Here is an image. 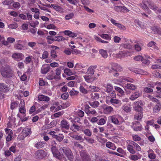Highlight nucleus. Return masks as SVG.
Here are the masks:
<instances>
[{
	"label": "nucleus",
	"mask_w": 161,
	"mask_h": 161,
	"mask_svg": "<svg viewBox=\"0 0 161 161\" xmlns=\"http://www.w3.org/2000/svg\"><path fill=\"white\" fill-rule=\"evenodd\" d=\"M84 77L85 80L87 82L91 83L94 80V79L90 75H85Z\"/></svg>",
	"instance_id": "nucleus-37"
},
{
	"label": "nucleus",
	"mask_w": 161,
	"mask_h": 161,
	"mask_svg": "<svg viewBox=\"0 0 161 161\" xmlns=\"http://www.w3.org/2000/svg\"><path fill=\"white\" fill-rule=\"evenodd\" d=\"M125 88L128 90L133 91L137 89V86L132 84L128 83L125 85Z\"/></svg>",
	"instance_id": "nucleus-24"
},
{
	"label": "nucleus",
	"mask_w": 161,
	"mask_h": 161,
	"mask_svg": "<svg viewBox=\"0 0 161 161\" xmlns=\"http://www.w3.org/2000/svg\"><path fill=\"white\" fill-rule=\"evenodd\" d=\"M50 69L49 66L47 64L43 65L41 69V72L42 74H45L49 71Z\"/></svg>",
	"instance_id": "nucleus-29"
},
{
	"label": "nucleus",
	"mask_w": 161,
	"mask_h": 161,
	"mask_svg": "<svg viewBox=\"0 0 161 161\" xmlns=\"http://www.w3.org/2000/svg\"><path fill=\"white\" fill-rule=\"evenodd\" d=\"M105 145L107 147L114 150H115L116 148V147L114 144L110 142H107Z\"/></svg>",
	"instance_id": "nucleus-31"
},
{
	"label": "nucleus",
	"mask_w": 161,
	"mask_h": 161,
	"mask_svg": "<svg viewBox=\"0 0 161 161\" xmlns=\"http://www.w3.org/2000/svg\"><path fill=\"white\" fill-rule=\"evenodd\" d=\"M132 143H133L132 144L133 146H134V148H135L136 150L138 151H141V148L138 144L132 141Z\"/></svg>",
	"instance_id": "nucleus-53"
},
{
	"label": "nucleus",
	"mask_w": 161,
	"mask_h": 161,
	"mask_svg": "<svg viewBox=\"0 0 161 161\" xmlns=\"http://www.w3.org/2000/svg\"><path fill=\"white\" fill-rule=\"evenodd\" d=\"M87 89L92 92H98L99 90V88L95 86H90L88 87Z\"/></svg>",
	"instance_id": "nucleus-36"
},
{
	"label": "nucleus",
	"mask_w": 161,
	"mask_h": 161,
	"mask_svg": "<svg viewBox=\"0 0 161 161\" xmlns=\"http://www.w3.org/2000/svg\"><path fill=\"white\" fill-rule=\"evenodd\" d=\"M50 56L52 59H55L57 58V55L56 51L52 49L51 50Z\"/></svg>",
	"instance_id": "nucleus-45"
},
{
	"label": "nucleus",
	"mask_w": 161,
	"mask_h": 161,
	"mask_svg": "<svg viewBox=\"0 0 161 161\" xmlns=\"http://www.w3.org/2000/svg\"><path fill=\"white\" fill-rule=\"evenodd\" d=\"M142 103L141 101H137L135 102L133 107L135 110L138 112H141L142 108Z\"/></svg>",
	"instance_id": "nucleus-9"
},
{
	"label": "nucleus",
	"mask_w": 161,
	"mask_h": 161,
	"mask_svg": "<svg viewBox=\"0 0 161 161\" xmlns=\"http://www.w3.org/2000/svg\"><path fill=\"white\" fill-rule=\"evenodd\" d=\"M119 81L122 83L125 82L133 83L134 81V80L129 77H120Z\"/></svg>",
	"instance_id": "nucleus-19"
},
{
	"label": "nucleus",
	"mask_w": 161,
	"mask_h": 161,
	"mask_svg": "<svg viewBox=\"0 0 161 161\" xmlns=\"http://www.w3.org/2000/svg\"><path fill=\"white\" fill-rule=\"evenodd\" d=\"M46 39L47 43L50 44L52 43L54 41V38L51 36H48L46 37Z\"/></svg>",
	"instance_id": "nucleus-46"
},
{
	"label": "nucleus",
	"mask_w": 161,
	"mask_h": 161,
	"mask_svg": "<svg viewBox=\"0 0 161 161\" xmlns=\"http://www.w3.org/2000/svg\"><path fill=\"white\" fill-rule=\"evenodd\" d=\"M31 134V131L30 129L25 128L24 129L22 133L20 134L18 137V139L19 140H23L26 136H28Z\"/></svg>",
	"instance_id": "nucleus-4"
},
{
	"label": "nucleus",
	"mask_w": 161,
	"mask_h": 161,
	"mask_svg": "<svg viewBox=\"0 0 161 161\" xmlns=\"http://www.w3.org/2000/svg\"><path fill=\"white\" fill-rule=\"evenodd\" d=\"M106 103L108 104H109L110 103H111L116 107L120 106L122 104V102L120 100L115 98H111L109 100L107 99Z\"/></svg>",
	"instance_id": "nucleus-6"
},
{
	"label": "nucleus",
	"mask_w": 161,
	"mask_h": 161,
	"mask_svg": "<svg viewBox=\"0 0 161 161\" xmlns=\"http://www.w3.org/2000/svg\"><path fill=\"white\" fill-rule=\"evenodd\" d=\"M117 115H114L110 116L108 118V119L109 121H111L115 125H119V121L118 120Z\"/></svg>",
	"instance_id": "nucleus-15"
},
{
	"label": "nucleus",
	"mask_w": 161,
	"mask_h": 161,
	"mask_svg": "<svg viewBox=\"0 0 161 161\" xmlns=\"http://www.w3.org/2000/svg\"><path fill=\"white\" fill-rule=\"evenodd\" d=\"M130 70L136 74L139 75H145L146 74V72L144 71L141 69L136 68H132L130 69Z\"/></svg>",
	"instance_id": "nucleus-13"
},
{
	"label": "nucleus",
	"mask_w": 161,
	"mask_h": 161,
	"mask_svg": "<svg viewBox=\"0 0 161 161\" xmlns=\"http://www.w3.org/2000/svg\"><path fill=\"white\" fill-rule=\"evenodd\" d=\"M82 131L84 134L88 136H90L92 135V132L89 129H86Z\"/></svg>",
	"instance_id": "nucleus-63"
},
{
	"label": "nucleus",
	"mask_w": 161,
	"mask_h": 161,
	"mask_svg": "<svg viewBox=\"0 0 161 161\" xmlns=\"http://www.w3.org/2000/svg\"><path fill=\"white\" fill-rule=\"evenodd\" d=\"M69 136L72 138L75 139L76 140H81L82 138V137L80 136H79L76 135H75L72 133H70Z\"/></svg>",
	"instance_id": "nucleus-41"
},
{
	"label": "nucleus",
	"mask_w": 161,
	"mask_h": 161,
	"mask_svg": "<svg viewBox=\"0 0 161 161\" xmlns=\"http://www.w3.org/2000/svg\"><path fill=\"white\" fill-rule=\"evenodd\" d=\"M39 100L41 101L47 102L49 101L50 98L49 97L42 94H39L38 97Z\"/></svg>",
	"instance_id": "nucleus-22"
},
{
	"label": "nucleus",
	"mask_w": 161,
	"mask_h": 161,
	"mask_svg": "<svg viewBox=\"0 0 161 161\" xmlns=\"http://www.w3.org/2000/svg\"><path fill=\"white\" fill-rule=\"evenodd\" d=\"M106 118L105 119L103 118L99 120L98 124L99 125H103L106 123Z\"/></svg>",
	"instance_id": "nucleus-61"
},
{
	"label": "nucleus",
	"mask_w": 161,
	"mask_h": 161,
	"mask_svg": "<svg viewBox=\"0 0 161 161\" xmlns=\"http://www.w3.org/2000/svg\"><path fill=\"white\" fill-rule=\"evenodd\" d=\"M23 44V42L21 41H17L14 45V48L17 50H21L23 49L24 47Z\"/></svg>",
	"instance_id": "nucleus-21"
},
{
	"label": "nucleus",
	"mask_w": 161,
	"mask_h": 161,
	"mask_svg": "<svg viewBox=\"0 0 161 161\" xmlns=\"http://www.w3.org/2000/svg\"><path fill=\"white\" fill-rule=\"evenodd\" d=\"M131 107L130 104H126L124 105L122 108L123 110L126 113H130L131 110Z\"/></svg>",
	"instance_id": "nucleus-32"
},
{
	"label": "nucleus",
	"mask_w": 161,
	"mask_h": 161,
	"mask_svg": "<svg viewBox=\"0 0 161 161\" xmlns=\"http://www.w3.org/2000/svg\"><path fill=\"white\" fill-rule=\"evenodd\" d=\"M61 70L60 69L57 68L56 71V76H48L47 77V78L49 80H52L53 79H59L60 77V75L61 74Z\"/></svg>",
	"instance_id": "nucleus-18"
},
{
	"label": "nucleus",
	"mask_w": 161,
	"mask_h": 161,
	"mask_svg": "<svg viewBox=\"0 0 161 161\" xmlns=\"http://www.w3.org/2000/svg\"><path fill=\"white\" fill-rule=\"evenodd\" d=\"M96 65L91 66L87 69L88 74L91 75L94 74L95 70L97 68Z\"/></svg>",
	"instance_id": "nucleus-33"
},
{
	"label": "nucleus",
	"mask_w": 161,
	"mask_h": 161,
	"mask_svg": "<svg viewBox=\"0 0 161 161\" xmlns=\"http://www.w3.org/2000/svg\"><path fill=\"white\" fill-rule=\"evenodd\" d=\"M32 56H29L27 57H26L25 58V60L24 61V62L26 64H28L30 63L32 60Z\"/></svg>",
	"instance_id": "nucleus-64"
},
{
	"label": "nucleus",
	"mask_w": 161,
	"mask_h": 161,
	"mask_svg": "<svg viewBox=\"0 0 161 161\" xmlns=\"http://www.w3.org/2000/svg\"><path fill=\"white\" fill-rule=\"evenodd\" d=\"M141 95L139 91H137L133 93L130 96L129 99L132 101L138 98Z\"/></svg>",
	"instance_id": "nucleus-26"
},
{
	"label": "nucleus",
	"mask_w": 161,
	"mask_h": 161,
	"mask_svg": "<svg viewBox=\"0 0 161 161\" xmlns=\"http://www.w3.org/2000/svg\"><path fill=\"white\" fill-rule=\"evenodd\" d=\"M91 98L93 99H97L99 97V95L97 93L93 92L91 93Z\"/></svg>",
	"instance_id": "nucleus-44"
},
{
	"label": "nucleus",
	"mask_w": 161,
	"mask_h": 161,
	"mask_svg": "<svg viewBox=\"0 0 161 161\" xmlns=\"http://www.w3.org/2000/svg\"><path fill=\"white\" fill-rule=\"evenodd\" d=\"M74 16L73 13H71L66 14L65 16V19L67 20H69L72 19Z\"/></svg>",
	"instance_id": "nucleus-50"
},
{
	"label": "nucleus",
	"mask_w": 161,
	"mask_h": 161,
	"mask_svg": "<svg viewBox=\"0 0 161 161\" xmlns=\"http://www.w3.org/2000/svg\"><path fill=\"white\" fill-rule=\"evenodd\" d=\"M131 126L134 130L136 131H141L142 129L140 123L138 121H136L133 123Z\"/></svg>",
	"instance_id": "nucleus-11"
},
{
	"label": "nucleus",
	"mask_w": 161,
	"mask_h": 161,
	"mask_svg": "<svg viewBox=\"0 0 161 161\" xmlns=\"http://www.w3.org/2000/svg\"><path fill=\"white\" fill-rule=\"evenodd\" d=\"M99 35L103 39L108 41H110L111 39V35L108 34H102L100 35L99 34Z\"/></svg>",
	"instance_id": "nucleus-35"
},
{
	"label": "nucleus",
	"mask_w": 161,
	"mask_h": 161,
	"mask_svg": "<svg viewBox=\"0 0 161 161\" xmlns=\"http://www.w3.org/2000/svg\"><path fill=\"white\" fill-rule=\"evenodd\" d=\"M45 143L44 142H39L35 144V146L38 149L41 148L44 146Z\"/></svg>",
	"instance_id": "nucleus-39"
},
{
	"label": "nucleus",
	"mask_w": 161,
	"mask_h": 161,
	"mask_svg": "<svg viewBox=\"0 0 161 161\" xmlns=\"http://www.w3.org/2000/svg\"><path fill=\"white\" fill-rule=\"evenodd\" d=\"M134 60L136 61H141L142 63L146 64H148L150 63L148 60L144 59L143 57L140 55H138L135 57L134 58Z\"/></svg>",
	"instance_id": "nucleus-12"
},
{
	"label": "nucleus",
	"mask_w": 161,
	"mask_h": 161,
	"mask_svg": "<svg viewBox=\"0 0 161 161\" xmlns=\"http://www.w3.org/2000/svg\"><path fill=\"white\" fill-rule=\"evenodd\" d=\"M130 55L129 53L127 51H120L116 55V57L118 58H123L126 56Z\"/></svg>",
	"instance_id": "nucleus-14"
},
{
	"label": "nucleus",
	"mask_w": 161,
	"mask_h": 161,
	"mask_svg": "<svg viewBox=\"0 0 161 161\" xmlns=\"http://www.w3.org/2000/svg\"><path fill=\"white\" fill-rule=\"evenodd\" d=\"M133 140L135 141H138L141 140V137L138 135H133L132 136Z\"/></svg>",
	"instance_id": "nucleus-59"
},
{
	"label": "nucleus",
	"mask_w": 161,
	"mask_h": 161,
	"mask_svg": "<svg viewBox=\"0 0 161 161\" xmlns=\"http://www.w3.org/2000/svg\"><path fill=\"white\" fill-rule=\"evenodd\" d=\"M71 121L73 123V125L70 126V130L74 132H76L79 131L80 129V126L75 124L74 120H71Z\"/></svg>",
	"instance_id": "nucleus-17"
},
{
	"label": "nucleus",
	"mask_w": 161,
	"mask_h": 161,
	"mask_svg": "<svg viewBox=\"0 0 161 161\" xmlns=\"http://www.w3.org/2000/svg\"><path fill=\"white\" fill-rule=\"evenodd\" d=\"M61 125L62 128H64L67 130L69 129L70 127L69 124L65 120L61 121Z\"/></svg>",
	"instance_id": "nucleus-30"
},
{
	"label": "nucleus",
	"mask_w": 161,
	"mask_h": 161,
	"mask_svg": "<svg viewBox=\"0 0 161 161\" xmlns=\"http://www.w3.org/2000/svg\"><path fill=\"white\" fill-rule=\"evenodd\" d=\"M1 73L5 78H9L14 75V71L9 66L3 67L1 69Z\"/></svg>",
	"instance_id": "nucleus-1"
},
{
	"label": "nucleus",
	"mask_w": 161,
	"mask_h": 161,
	"mask_svg": "<svg viewBox=\"0 0 161 161\" xmlns=\"http://www.w3.org/2000/svg\"><path fill=\"white\" fill-rule=\"evenodd\" d=\"M64 72L65 74L68 75H71L73 74V73L71 70L67 68L64 69Z\"/></svg>",
	"instance_id": "nucleus-58"
},
{
	"label": "nucleus",
	"mask_w": 161,
	"mask_h": 161,
	"mask_svg": "<svg viewBox=\"0 0 161 161\" xmlns=\"http://www.w3.org/2000/svg\"><path fill=\"white\" fill-rule=\"evenodd\" d=\"M132 144V141H130L129 144L127 146V149L130 153L134 154L136 152L134 149V146H133Z\"/></svg>",
	"instance_id": "nucleus-28"
},
{
	"label": "nucleus",
	"mask_w": 161,
	"mask_h": 161,
	"mask_svg": "<svg viewBox=\"0 0 161 161\" xmlns=\"http://www.w3.org/2000/svg\"><path fill=\"white\" fill-rule=\"evenodd\" d=\"M111 65V69L109 67H108L109 73H112L113 71H122V68L118 64L115 63H112Z\"/></svg>",
	"instance_id": "nucleus-5"
},
{
	"label": "nucleus",
	"mask_w": 161,
	"mask_h": 161,
	"mask_svg": "<svg viewBox=\"0 0 161 161\" xmlns=\"http://www.w3.org/2000/svg\"><path fill=\"white\" fill-rule=\"evenodd\" d=\"M56 143L55 141H53L52 142V147L51 150L53 155V156L60 160V161H66L65 160L64 158L62 159V155L58 150V148L56 147Z\"/></svg>",
	"instance_id": "nucleus-2"
},
{
	"label": "nucleus",
	"mask_w": 161,
	"mask_h": 161,
	"mask_svg": "<svg viewBox=\"0 0 161 161\" xmlns=\"http://www.w3.org/2000/svg\"><path fill=\"white\" fill-rule=\"evenodd\" d=\"M29 24L31 27L35 28L38 25L39 22L37 20L31 21L29 22Z\"/></svg>",
	"instance_id": "nucleus-43"
},
{
	"label": "nucleus",
	"mask_w": 161,
	"mask_h": 161,
	"mask_svg": "<svg viewBox=\"0 0 161 161\" xmlns=\"http://www.w3.org/2000/svg\"><path fill=\"white\" fill-rule=\"evenodd\" d=\"M115 90L117 92V95L121 97L124 95V92L121 88L118 86H114Z\"/></svg>",
	"instance_id": "nucleus-27"
},
{
	"label": "nucleus",
	"mask_w": 161,
	"mask_h": 161,
	"mask_svg": "<svg viewBox=\"0 0 161 161\" xmlns=\"http://www.w3.org/2000/svg\"><path fill=\"white\" fill-rule=\"evenodd\" d=\"M45 27L48 29H52L55 30L58 29V28L53 24H50L47 25Z\"/></svg>",
	"instance_id": "nucleus-48"
},
{
	"label": "nucleus",
	"mask_w": 161,
	"mask_h": 161,
	"mask_svg": "<svg viewBox=\"0 0 161 161\" xmlns=\"http://www.w3.org/2000/svg\"><path fill=\"white\" fill-rule=\"evenodd\" d=\"M18 26V25L16 23L11 24L8 25V28L11 29H15Z\"/></svg>",
	"instance_id": "nucleus-57"
},
{
	"label": "nucleus",
	"mask_w": 161,
	"mask_h": 161,
	"mask_svg": "<svg viewBox=\"0 0 161 161\" xmlns=\"http://www.w3.org/2000/svg\"><path fill=\"white\" fill-rule=\"evenodd\" d=\"M91 106L93 108H96L99 105V103L98 101H95L93 102H91L89 103Z\"/></svg>",
	"instance_id": "nucleus-49"
},
{
	"label": "nucleus",
	"mask_w": 161,
	"mask_h": 161,
	"mask_svg": "<svg viewBox=\"0 0 161 161\" xmlns=\"http://www.w3.org/2000/svg\"><path fill=\"white\" fill-rule=\"evenodd\" d=\"M156 43L153 41H151L147 45L148 47H152L153 48L157 49V47L155 45Z\"/></svg>",
	"instance_id": "nucleus-52"
},
{
	"label": "nucleus",
	"mask_w": 161,
	"mask_h": 161,
	"mask_svg": "<svg viewBox=\"0 0 161 161\" xmlns=\"http://www.w3.org/2000/svg\"><path fill=\"white\" fill-rule=\"evenodd\" d=\"M143 114L142 112H140L138 114H136L134 116L135 119L137 120H140L142 118Z\"/></svg>",
	"instance_id": "nucleus-47"
},
{
	"label": "nucleus",
	"mask_w": 161,
	"mask_h": 161,
	"mask_svg": "<svg viewBox=\"0 0 161 161\" xmlns=\"http://www.w3.org/2000/svg\"><path fill=\"white\" fill-rule=\"evenodd\" d=\"M59 150L61 153H64L70 161H71L73 159V153L69 148L62 147L60 148Z\"/></svg>",
	"instance_id": "nucleus-3"
},
{
	"label": "nucleus",
	"mask_w": 161,
	"mask_h": 161,
	"mask_svg": "<svg viewBox=\"0 0 161 161\" xmlns=\"http://www.w3.org/2000/svg\"><path fill=\"white\" fill-rule=\"evenodd\" d=\"M49 56L48 52L46 51H44L42 54V57L43 59H45L48 58Z\"/></svg>",
	"instance_id": "nucleus-60"
},
{
	"label": "nucleus",
	"mask_w": 161,
	"mask_h": 161,
	"mask_svg": "<svg viewBox=\"0 0 161 161\" xmlns=\"http://www.w3.org/2000/svg\"><path fill=\"white\" fill-rule=\"evenodd\" d=\"M103 109V112L105 114H109L113 111V108L109 106L106 105L102 106Z\"/></svg>",
	"instance_id": "nucleus-10"
},
{
	"label": "nucleus",
	"mask_w": 161,
	"mask_h": 161,
	"mask_svg": "<svg viewBox=\"0 0 161 161\" xmlns=\"http://www.w3.org/2000/svg\"><path fill=\"white\" fill-rule=\"evenodd\" d=\"M12 58L15 60L19 61L22 60L25 56L23 54L21 53H14L12 56Z\"/></svg>",
	"instance_id": "nucleus-7"
},
{
	"label": "nucleus",
	"mask_w": 161,
	"mask_h": 161,
	"mask_svg": "<svg viewBox=\"0 0 161 161\" xmlns=\"http://www.w3.org/2000/svg\"><path fill=\"white\" fill-rule=\"evenodd\" d=\"M64 137V136L62 134H59L58 136L56 135L54 136V138H56L57 140L59 142L62 141L63 140Z\"/></svg>",
	"instance_id": "nucleus-55"
},
{
	"label": "nucleus",
	"mask_w": 161,
	"mask_h": 161,
	"mask_svg": "<svg viewBox=\"0 0 161 161\" xmlns=\"http://www.w3.org/2000/svg\"><path fill=\"white\" fill-rule=\"evenodd\" d=\"M99 52L104 58H106L107 57L108 54L106 50H104L103 49H100L99 50Z\"/></svg>",
	"instance_id": "nucleus-42"
},
{
	"label": "nucleus",
	"mask_w": 161,
	"mask_h": 161,
	"mask_svg": "<svg viewBox=\"0 0 161 161\" xmlns=\"http://www.w3.org/2000/svg\"><path fill=\"white\" fill-rule=\"evenodd\" d=\"M46 6L49 7H52L55 10L60 13H62L64 11L63 9L61 7L56 4L47 5Z\"/></svg>",
	"instance_id": "nucleus-16"
},
{
	"label": "nucleus",
	"mask_w": 161,
	"mask_h": 161,
	"mask_svg": "<svg viewBox=\"0 0 161 161\" xmlns=\"http://www.w3.org/2000/svg\"><path fill=\"white\" fill-rule=\"evenodd\" d=\"M148 156L151 159H154L155 158V155L153 151L151 149H149L148 151Z\"/></svg>",
	"instance_id": "nucleus-38"
},
{
	"label": "nucleus",
	"mask_w": 161,
	"mask_h": 161,
	"mask_svg": "<svg viewBox=\"0 0 161 161\" xmlns=\"http://www.w3.org/2000/svg\"><path fill=\"white\" fill-rule=\"evenodd\" d=\"M35 155L37 158L42 159L46 156L47 153L43 150H39L36 151Z\"/></svg>",
	"instance_id": "nucleus-8"
},
{
	"label": "nucleus",
	"mask_w": 161,
	"mask_h": 161,
	"mask_svg": "<svg viewBox=\"0 0 161 161\" xmlns=\"http://www.w3.org/2000/svg\"><path fill=\"white\" fill-rule=\"evenodd\" d=\"M9 90L8 86L4 83H0V91L6 92Z\"/></svg>",
	"instance_id": "nucleus-25"
},
{
	"label": "nucleus",
	"mask_w": 161,
	"mask_h": 161,
	"mask_svg": "<svg viewBox=\"0 0 161 161\" xmlns=\"http://www.w3.org/2000/svg\"><path fill=\"white\" fill-rule=\"evenodd\" d=\"M54 39V41L58 42H60L64 40V38L63 37L61 36H59L58 35L56 36Z\"/></svg>",
	"instance_id": "nucleus-51"
},
{
	"label": "nucleus",
	"mask_w": 161,
	"mask_h": 161,
	"mask_svg": "<svg viewBox=\"0 0 161 161\" xmlns=\"http://www.w3.org/2000/svg\"><path fill=\"white\" fill-rule=\"evenodd\" d=\"M86 85L85 83L81 84L80 87V92L84 94L86 93L87 92V90L86 89Z\"/></svg>",
	"instance_id": "nucleus-34"
},
{
	"label": "nucleus",
	"mask_w": 161,
	"mask_h": 161,
	"mask_svg": "<svg viewBox=\"0 0 161 161\" xmlns=\"http://www.w3.org/2000/svg\"><path fill=\"white\" fill-rule=\"evenodd\" d=\"M116 96V93L114 91H113L111 93H110L108 96V98H115Z\"/></svg>",
	"instance_id": "nucleus-62"
},
{
	"label": "nucleus",
	"mask_w": 161,
	"mask_h": 161,
	"mask_svg": "<svg viewBox=\"0 0 161 161\" xmlns=\"http://www.w3.org/2000/svg\"><path fill=\"white\" fill-rule=\"evenodd\" d=\"M103 86L105 88L106 91L107 92H110L113 89V86L109 83L104 84H103Z\"/></svg>",
	"instance_id": "nucleus-23"
},
{
	"label": "nucleus",
	"mask_w": 161,
	"mask_h": 161,
	"mask_svg": "<svg viewBox=\"0 0 161 161\" xmlns=\"http://www.w3.org/2000/svg\"><path fill=\"white\" fill-rule=\"evenodd\" d=\"M23 100H21L20 103V108L19 112L20 113L25 114L26 113V110L25 108V103Z\"/></svg>",
	"instance_id": "nucleus-20"
},
{
	"label": "nucleus",
	"mask_w": 161,
	"mask_h": 161,
	"mask_svg": "<svg viewBox=\"0 0 161 161\" xmlns=\"http://www.w3.org/2000/svg\"><path fill=\"white\" fill-rule=\"evenodd\" d=\"M130 159L133 160H136L140 159L141 157L139 156L135 155H132L130 156Z\"/></svg>",
	"instance_id": "nucleus-56"
},
{
	"label": "nucleus",
	"mask_w": 161,
	"mask_h": 161,
	"mask_svg": "<svg viewBox=\"0 0 161 161\" xmlns=\"http://www.w3.org/2000/svg\"><path fill=\"white\" fill-rule=\"evenodd\" d=\"M161 104L160 103H158L155 105L153 108V111L154 113L158 112L160 109Z\"/></svg>",
	"instance_id": "nucleus-40"
},
{
	"label": "nucleus",
	"mask_w": 161,
	"mask_h": 161,
	"mask_svg": "<svg viewBox=\"0 0 161 161\" xmlns=\"http://www.w3.org/2000/svg\"><path fill=\"white\" fill-rule=\"evenodd\" d=\"M12 6L13 7V8L12 9H18L20 8V3L18 2H14L13 3Z\"/></svg>",
	"instance_id": "nucleus-54"
}]
</instances>
